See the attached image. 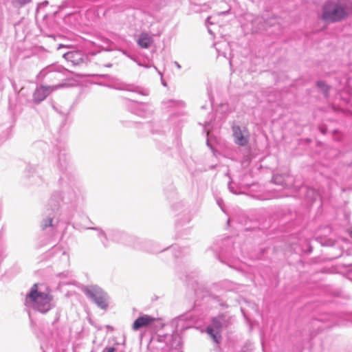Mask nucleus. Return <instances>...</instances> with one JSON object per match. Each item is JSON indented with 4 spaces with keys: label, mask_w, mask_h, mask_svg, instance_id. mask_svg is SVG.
Listing matches in <instances>:
<instances>
[{
    "label": "nucleus",
    "mask_w": 352,
    "mask_h": 352,
    "mask_svg": "<svg viewBox=\"0 0 352 352\" xmlns=\"http://www.w3.org/2000/svg\"><path fill=\"white\" fill-rule=\"evenodd\" d=\"M170 248L173 250L174 256L177 258L188 253L187 249L182 250V248L178 245H173L171 246Z\"/></svg>",
    "instance_id": "22"
},
{
    "label": "nucleus",
    "mask_w": 352,
    "mask_h": 352,
    "mask_svg": "<svg viewBox=\"0 0 352 352\" xmlns=\"http://www.w3.org/2000/svg\"><path fill=\"white\" fill-rule=\"evenodd\" d=\"M26 170L29 184L41 186L45 183V180L41 174V169L38 166H28Z\"/></svg>",
    "instance_id": "12"
},
{
    "label": "nucleus",
    "mask_w": 352,
    "mask_h": 352,
    "mask_svg": "<svg viewBox=\"0 0 352 352\" xmlns=\"http://www.w3.org/2000/svg\"><path fill=\"white\" fill-rule=\"evenodd\" d=\"M226 322V316L224 314H221L213 318L212 319V325L207 327L206 331L214 342H220L221 339L220 331Z\"/></svg>",
    "instance_id": "8"
},
{
    "label": "nucleus",
    "mask_w": 352,
    "mask_h": 352,
    "mask_svg": "<svg viewBox=\"0 0 352 352\" xmlns=\"http://www.w3.org/2000/svg\"><path fill=\"white\" fill-rule=\"evenodd\" d=\"M70 276V272L69 271H64L60 274H58V276H63V277H68Z\"/></svg>",
    "instance_id": "28"
},
{
    "label": "nucleus",
    "mask_w": 352,
    "mask_h": 352,
    "mask_svg": "<svg viewBox=\"0 0 352 352\" xmlns=\"http://www.w3.org/2000/svg\"><path fill=\"white\" fill-rule=\"evenodd\" d=\"M50 254L60 257L65 265L69 264V254L67 253L66 250H63L60 245L54 246Z\"/></svg>",
    "instance_id": "17"
},
{
    "label": "nucleus",
    "mask_w": 352,
    "mask_h": 352,
    "mask_svg": "<svg viewBox=\"0 0 352 352\" xmlns=\"http://www.w3.org/2000/svg\"><path fill=\"white\" fill-rule=\"evenodd\" d=\"M63 47H67L64 45L60 44V45H58L57 49L60 50V49L63 48Z\"/></svg>",
    "instance_id": "32"
},
{
    "label": "nucleus",
    "mask_w": 352,
    "mask_h": 352,
    "mask_svg": "<svg viewBox=\"0 0 352 352\" xmlns=\"http://www.w3.org/2000/svg\"><path fill=\"white\" fill-rule=\"evenodd\" d=\"M228 189L233 194L238 195L241 193L238 190V186L232 182H230L228 183Z\"/></svg>",
    "instance_id": "25"
},
{
    "label": "nucleus",
    "mask_w": 352,
    "mask_h": 352,
    "mask_svg": "<svg viewBox=\"0 0 352 352\" xmlns=\"http://www.w3.org/2000/svg\"><path fill=\"white\" fill-rule=\"evenodd\" d=\"M162 83L164 86H165V87L166 86V83L164 80H162Z\"/></svg>",
    "instance_id": "33"
},
{
    "label": "nucleus",
    "mask_w": 352,
    "mask_h": 352,
    "mask_svg": "<svg viewBox=\"0 0 352 352\" xmlns=\"http://www.w3.org/2000/svg\"><path fill=\"white\" fill-rule=\"evenodd\" d=\"M40 76L41 77L48 76V78H57L61 76V74L59 72L55 70L54 66H50V67H47L43 69L40 72Z\"/></svg>",
    "instance_id": "20"
},
{
    "label": "nucleus",
    "mask_w": 352,
    "mask_h": 352,
    "mask_svg": "<svg viewBox=\"0 0 352 352\" xmlns=\"http://www.w3.org/2000/svg\"><path fill=\"white\" fill-rule=\"evenodd\" d=\"M187 281H188V286H190H190L192 287V289H193L195 290V294H197V289H196V288H195V287H194V283H195L196 285H197V280L191 281V280H190V278H188V277H187Z\"/></svg>",
    "instance_id": "27"
},
{
    "label": "nucleus",
    "mask_w": 352,
    "mask_h": 352,
    "mask_svg": "<svg viewBox=\"0 0 352 352\" xmlns=\"http://www.w3.org/2000/svg\"><path fill=\"white\" fill-rule=\"evenodd\" d=\"M272 179L275 184H279L281 186H285V184H284V182H283V179L281 175H274Z\"/></svg>",
    "instance_id": "26"
},
{
    "label": "nucleus",
    "mask_w": 352,
    "mask_h": 352,
    "mask_svg": "<svg viewBox=\"0 0 352 352\" xmlns=\"http://www.w3.org/2000/svg\"><path fill=\"white\" fill-rule=\"evenodd\" d=\"M32 0H20L19 3L21 6H25L29 3H30Z\"/></svg>",
    "instance_id": "30"
},
{
    "label": "nucleus",
    "mask_w": 352,
    "mask_h": 352,
    "mask_svg": "<svg viewBox=\"0 0 352 352\" xmlns=\"http://www.w3.org/2000/svg\"><path fill=\"white\" fill-rule=\"evenodd\" d=\"M226 13H228V11L227 12H221V14H226Z\"/></svg>",
    "instance_id": "38"
},
{
    "label": "nucleus",
    "mask_w": 352,
    "mask_h": 352,
    "mask_svg": "<svg viewBox=\"0 0 352 352\" xmlns=\"http://www.w3.org/2000/svg\"><path fill=\"white\" fill-rule=\"evenodd\" d=\"M62 86V85H58L55 86L38 87L33 94L34 102L37 104L42 102L52 91Z\"/></svg>",
    "instance_id": "13"
},
{
    "label": "nucleus",
    "mask_w": 352,
    "mask_h": 352,
    "mask_svg": "<svg viewBox=\"0 0 352 352\" xmlns=\"http://www.w3.org/2000/svg\"><path fill=\"white\" fill-rule=\"evenodd\" d=\"M172 210L175 214V225L177 228L188 223L193 216V213L182 201H177L172 206Z\"/></svg>",
    "instance_id": "7"
},
{
    "label": "nucleus",
    "mask_w": 352,
    "mask_h": 352,
    "mask_svg": "<svg viewBox=\"0 0 352 352\" xmlns=\"http://www.w3.org/2000/svg\"><path fill=\"white\" fill-rule=\"evenodd\" d=\"M188 316H181L179 317V321H183V320H184L187 319V318H188Z\"/></svg>",
    "instance_id": "31"
},
{
    "label": "nucleus",
    "mask_w": 352,
    "mask_h": 352,
    "mask_svg": "<svg viewBox=\"0 0 352 352\" xmlns=\"http://www.w3.org/2000/svg\"><path fill=\"white\" fill-rule=\"evenodd\" d=\"M153 42L152 38L147 33H141L137 41L138 45L143 49H147Z\"/></svg>",
    "instance_id": "19"
},
{
    "label": "nucleus",
    "mask_w": 352,
    "mask_h": 352,
    "mask_svg": "<svg viewBox=\"0 0 352 352\" xmlns=\"http://www.w3.org/2000/svg\"><path fill=\"white\" fill-rule=\"evenodd\" d=\"M175 65H176V66H177L178 68H180V67H181V66L179 65V64L178 63L175 62Z\"/></svg>",
    "instance_id": "34"
},
{
    "label": "nucleus",
    "mask_w": 352,
    "mask_h": 352,
    "mask_svg": "<svg viewBox=\"0 0 352 352\" xmlns=\"http://www.w3.org/2000/svg\"><path fill=\"white\" fill-rule=\"evenodd\" d=\"M111 87L118 90H124L128 91L135 92L138 94L146 96H148L150 93L149 90L146 88L138 86L133 84H127L119 80H115Z\"/></svg>",
    "instance_id": "11"
},
{
    "label": "nucleus",
    "mask_w": 352,
    "mask_h": 352,
    "mask_svg": "<svg viewBox=\"0 0 352 352\" xmlns=\"http://www.w3.org/2000/svg\"><path fill=\"white\" fill-rule=\"evenodd\" d=\"M145 126H146V127H147V128H148V127L150 126V124H145Z\"/></svg>",
    "instance_id": "39"
},
{
    "label": "nucleus",
    "mask_w": 352,
    "mask_h": 352,
    "mask_svg": "<svg viewBox=\"0 0 352 352\" xmlns=\"http://www.w3.org/2000/svg\"><path fill=\"white\" fill-rule=\"evenodd\" d=\"M110 236L112 240L116 242L123 243L134 249L144 250L150 253H158L165 250H161L158 247V245L152 241H143L118 230H112Z\"/></svg>",
    "instance_id": "4"
},
{
    "label": "nucleus",
    "mask_w": 352,
    "mask_h": 352,
    "mask_svg": "<svg viewBox=\"0 0 352 352\" xmlns=\"http://www.w3.org/2000/svg\"><path fill=\"white\" fill-rule=\"evenodd\" d=\"M230 65H232L231 60H230Z\"/></svg>",
    "instance_id": "41"
},
{
    "label": "nucleus",
    "mask_w": 352,
    "mask_h": 352,
    "mask_svg": "<svg viewBox=\"0 0 352 352\" xmlns=\"http://www.w3.org/2000/svg\"><path fill=\"white\" fill-rule=\"evenodd\" d=\"M63 58L74 65H79L83 62V54L80 51H69L63 55Z\"/></svg>",
    "instance_id": "16"
},
{
    "label": "nucleus",
    "mask_w": 352,
    "mask_h": 352,
    "mask_svg": "<svg viewBox=\"0 0 352 352\" xmlns=\"http://www.w3.org/2000/svg\"><path fill=\"white\" fill-rule=\"evenodd\" d=\"M234 142L240 146H245L250 140V133L245 126L234 124L232 126Z\"/></svg>",
    "instance_id": "10"
},
{
    "label": "nucleus",
    "mask_w": 352,
    "mask_h": 352,
    "mask_svg": "<svg viewBox=\"0 0 352 352\" xmlns=\"http://www.w3.org/2000/svg\"><path fill=\"white\" fill-rule=\"evenodd\" d=\"M206 105L201 106V109H206Z\"/></svg>",
    "instance_id": "40"
},
{
    "label": "nucleus",
    "mask_w": 352,
    "mask_h": 352,
    "mask_svg": "<svg viewBox=\"0 0 352 352\" xmlns=\"http://www.w3.org/2000/svg\"><path fill=\"white\" fill-rule=\"evenodd\" d=\"M155 320L153 316L144 314L138 317L132 324V329L133 331H138L142 328L148 327L151 323Z\"/></svg>",
    "instance_id": "15"
},
{
    "label": "nucleus",
    "mask_w": 352,
    "mask_h": 352,
    "mask_svg": "<svg viewBox=\"0 0 352 352\" xmlns=\"http://www.w3.org/2000/svg\"><path fill=\"white\" fill-rule=\"evenodd\" d=\"M153 112V107L149 102H135L133 113L141 117H148Z\"/></svg>",
    "instance_id": "14"
},
{
    "label": "nucleus",
    "mask_w": 352,
    "mask_h": 352,
    "mask_svg": "<svg viewBox=\"0 0 352 352\" xmlns=\"http://www.w3.org/2000/svg\"><path fill=\"white\" fill-rule=\"evenodd\" d=\"M57 166L61 171L59 189L53 191L40 223L41 230L53 238L66 229L76 208L83 198L82 186L72 170L69 157L65 149L56 148Z\"/></svg>",
    "instance_id": "1"
},
{
    "label": "nucleus",
    "mask_w": 352,
    "mask_h": 352,
    "mask_svg": "<svg viewBox=\"0 0 352 352\" xmlns=\"http://www.w3.org/2000/svg\"><path fill=\"white\" fill-rule=\"evenodd\" d=\"M210 16H208V17L206 19V23H209V20H210Z\"/></svg>",
    "instance_id": "35"
},
{
    "label": "nucleus",
    "mask_w": 352,
    "mask_h": 352,
    "mask_svg": "<svg viewBox=\"0 0 352 352\" xmlns=\"http://www.w3.org/2000/svg\"><path fill=\"white\" fill-rule=\"evenodd\" d=\"M164 104H166L168 107H175L178 109H183L186 107V104L184 101L177 100H169L164 102Z\"/></svg>",
    "instance_id": "21"
},
{
    "label": "nucleus",
    "mask_w": 352,
    "mask_h": 352,
    "mask_svg": "<svg viewBox=\"0 0 352 352\" xmlns=\"http://www.w3.org/2000/svg\"><path fill=\"white\" fill-rule=\"evenodd\" d=\"M116 349L114 347H105L102 352H115Z\"/></svg>",
    "instance_id": "29"
},
{
    "label": "nucleus",
    "mask_w": 352,
    "mask_h": 352,
    "mask_svg": "<svg viewBox=\"0 0 352 352\" xmlns=\"http://www.w3.org/2000/svg\"><path fill=\"white\" fill-rule=\"evenodd\" d=\"M211 249L215 252L217 258L221 262H224L223 258L230 259L238 256L236 248L234 246L233 239L230 236L217 241Z\"/></svg>",
    "instance_id": "5"
},
{
    "label": "nucleus",
    "mask_w": 352,
    "mask_h": 352,
    "mask_svg": "<svg viewBox=\"0 0 352 352\" xmlns=\"http://www.w3.org/2000/svg\"><path fill=\"white\" fill-rule=\"evenodd\" d=\"M352 13V0L327 1L322 6L321 19L327 23H337Z\"/></svg>",
    "instance_id": "2"
},
{
    "label": "nucleus",
    "mask_w": 352,
    "mask_h": 352,
    "mask_svg": "<svg viewBox=\"0 0 352 352\" xmlns=\"http://www.w3.org/2000/svg\"><path fill=\"white\" fill-rule=\"evenodd\" d=\"M157 341L161 344L160 347L166 352H182L180 340L174 338L173 335H157Z\"/></svg>",
    "instance_id": "9"
},
{
    "label": "nucleus",
    "mask_w": 352,
    "mask_h": 352,
    "mask_svg": "<svg viewBox=\"0 0 352 352\" xmlns=\"http://www.w3.org/2000/svg\"><path fill=\"white\" fill-rule=\"evenodd\" d=\"M88 229L94 230L98 232V234L99 236H102L103 239H102V243L104 246H107V234L104 233V232L99 228H95V227H90L88 228Z\"/></svg>",
    "instance_id": "24"
},
{
    "label": "nucleus",
    "mask_w": 352,
    "mask_h": 352,
    "mask_svg": "<svg viewBox=\"0 0 352 352\" xmlns=\"http://www.w3.org/2000/svg\"><path fill=\"white\" fill-rule=\"evenodd\" d=\"M218 56L226 57L228 52L230 51V43L226 41L217 42L214 44Z\"/></svg>",
    "instance_id": "18"
},
{
    "label": "nucleus",
    "mask_w": 352,
    "mask_h": 352,
    "mask_svg": "<svg viewBox=\"0 0 352 352\" xmlns=\"http://www.w3.org/2000/svg\"><path fill=\"white\" fill-rule=\"evenodd\" d=\"M217 204L221 206V201H220V200H218V201H217Z\"/></svg>",
    "instance_id": "37"
},
{
    "label": "nucleus",
    "mask_w": 352,
    "mask_h": 352,
    "mask_svg": "<svg viewBox=\"0 0 352 352\" xmlns=\"http://www.w3.org/2000/svg\"><path fill=\"white\" fill-rule=\"evenodd\" d=\"M207 124H209V123H208V122H206V124H205V126H204V129H206V126H207Z\"/></svg>",
    "instance_id": "36"
},
{
    "label": "nucleus",
    "mask_w": 352,
    "mask_h": 352,
    "mask_svg": "<svg viewBox=\"0 0 352 352\" xmlns=\"http://www.w3.org/2000/svg\"><path fill=\"white\" fill-rule=\"evenodd\" d=\"M82 292L100 309H106L108 307L109 296L100 287L88 285L82 289Z\"/></svg>",
    "instance_id": "6"
},
{
    "label": "nucleus",
    "mask_w": 352,
    "mask_h": 352,
    "mask_svg": "<svg viewBox=\"0 0 352 352\" xmlns=\"http://www.w3.org/2000/svg\"><path fill=\"white\" fill-rule=\"evenodd\" d=\"M25 304L42 314L48 312L54 307L53 297L50 292L47 289L42 291L38 287L37 283L34 284L31 287L25 297Z\"/></svg>",
    "instance_id": "3"
},
{
    "label": "nucleus",
    "mask_w": 352,
    "mask_h": 352,
    "mask_svg": "<svg viewBox=\"0 0 352 352\" xmlns=\"http://www.w3.org/2000/svg\"><path fill=\"white\" fill-rule=\"evenodd\" d=\"M317 86L322 90L325 98L329 96V87L325 84L324 81L320 80L317 82Z\"/></svg>",
    "instance_id": "23"
}]
</instances>
